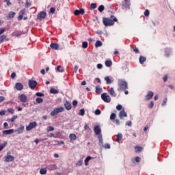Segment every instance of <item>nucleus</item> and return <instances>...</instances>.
<instances>
[{
    "mask_svg": "<svg viewBox=\"0 0 175 175\" xmlns=\"http://www.w3.org/2000/svg\"><path fill=\"white\" fill-rule=\"evenodd\" d=\"M103 46V43L100 40H97L95 43V47H102Z\"/></svg>",
    "mask_w": 175,
    "mask_h": 175,
    "instance_id": "obj_22",
    "label": "nucleus"
},
{
    "mask_svg": "<svg viewBox=\"0 0 175 175\" xmlns=\"http://www.w3.org/2000/svg\"><path fill=\"white\" fill-rule=\"evenodd\" d=\"M91 159H92V157H91L90 156H88L85 159V166H88V163L90 162V161H91Z\"/></svg>",
    "mask_w": 175,
    "mask_h": 175,
    "instance_id": "obj_25",
    "label": "nucleus"
},
{
    "mask_svg": "<svg viewBox=\"0 0 175 175\" xmlns=\"http://www.w3.org/2000/svg\"><path fill=\"white\" fill-rule=\"evenodd\" d=\"M17 116L14 115L11 119H10V121H11V122H14V120H17Z\"/></svg>",
    "mask_w": 175,
    "mask_h": 175,
    "instance_id": "obj_41",
    "label": "nucleus"
},
{
    "mask_svg": "<svg viewBox=\"0 0 175 175\" xmlns=\"http://www.w3.org/2000/svg\"><path fill=\"white\" fill-rule=\"evenodd\" d=\"M98 140L100 144H103V137H102V134L98 135Z\"/></svg>",
    "mask_w": 175,
    "mask_h": 175,
    "instance_id": "obj_31",
    "label": "nucleus"
},
{
    "mask_svg": "<svg viewBox=\"0 0 175 175\" xmlns=\"http://www.w3.org/2000/svg\"><path fill=\"white\" fill-rule=\"evenodd\" d=\"M113 65V63L111 62V60H107L105 61V66L107 68H110Z\"/></svg>",
    "mask_w": 175,
    "mask_h": 175,
    "instance_id": "obj_24",
    "label": "nucleus"
},
{
    "mask_svg": "<svg viewBox=\"0 0 175 175\" xmlns=\"http://www.w3.org/2000/svg\"><path fill=\"white\" fill-rule=\"evenodd\" d=\"M64 106H65V108L67 109V110H70V109H72V104H70L69 102L66 101L65 103H64Z\"/></svg>",
    "mask_w": 175,
    "mask_h": 175,
    "instance_id": "obj_20",
    "label": "nucleus"
},
{
    "mask_svg": "<svg viewBox=\"0 0 175 175\" xmlns=\"http://www.w3.org/2000/svg\"><path fill=\"white\" fill-rule=\"evenodd\" d=\"M14 16H16V12H10L9 14H8V18H13V17H14Z\"/></svg>",
    "mask_w": 175,
    "mask_h": 175,
    "instance_id": "obj_28",
    "label": "nucleus"
},
{
    "mask_svg": "<svg viewBox=\"0 0 175 175\" xmlns=\"http://www.w3.org/2000/svg\"><path fill=\"white\" fill-rule=\"evenodd\" d=\"M69 138L70 142H75V140L77 139V136L75 134L71 133L69 135Z\"/></svg>",
    "mask_w": 175,
    "mask_h": 175,
    "instance_id": "obj_18",
    "label": "nucleus"
},
{
    "mask_svg": "<svg viewBox=\"0 0 175 175\" xmlns=\"http://www.w3.org/2000/svg\"><path fill=\"white\" fill-rule=\"evenodd\" d=\"M146 61V57L141 56L139 57V62L140 64H143Z\"/></svg>",
    "mask_w": 175,
    "mask_h": 175,
    "instance_id": "obj_34",
    "label": "nucleus"
},
{
    "mask_svg": "<svg viewBox=\"0 0 175 175\" xmlns=\"http://www.w3.org/2000/svg\"><path fill=\"white\" fill-rule=\"evenodd\" d=\"M116 109H117V110H118V111L122 110V105H118L116 107Z\"/></svg>",
    "mask_w": 175,
    "mask_h": 175,
    "instance_id": "obj_54",
    "label": "nucleus"
},
{
    "mask_svg": "<svg viewBox=\"0 0 175 175\" xmlns=\"http://www.w3.org/2000/svg\"><path fill=\"white\" fill-rule=\"evenodd\" d=\"M98 140L100 144H103V137H102V134L98 135Z\"/></svg>",
    "mask_w": 175,
    "mask_h": 175,
    "instance_id": "obj_32",
    "label": "nucleus"
},
{
    "mask_svg": "<svg viewBox=\"0 0 175 175\" xmlns=\"http://www.w3.org/2000/svg\"><path fill=\"white\" fill-rule=\"evenodd\" d=\"M96 92H97L98 94H100V92H102V88L96 87Z\"/></svg>",
    "mask_w": 175,
    "mask_h": 175,
    "instance_id": "obj_39",
    "label": "nucleus"
},
{
    "mask_svg": "<svg viewBox=\"0 0 175 175\" xmlns=\"http://www.w3.org/2000/svg\"><path fill=\"white\" fill-rule=\"evenodd\" d=\"M101 98L103 100H104V102H106L107 103H110L111 101V98H110V96H109L107 93H103L101 94Z\"/></svg>",
    "mask_w": 175,
    "mask_h": 175,
    "instance_id": "obj_4",
    "label": "nucleus"
},
{
    "mask_svg": "<svg viewBox=\"0 0 175 175\" xmlns=\"http://www.w3.org/2000/svg\"><path fill=\"white\" fill-rule=\"evenodd\" d=\"M64 109L62 107H60L59 108H55L53 111L51 112V116H57L59 113H62L64 111Z\"/></svg>",
    "mask_w": 175,
    "mask_h": 175,
    "instance_id": "obj_5",
    "label": "nucleus"
},
{
    "mask_svg": "<svg viewBox=\"0 0 175 175\" xmlns=\"http://www.w3.org/2000/svg\"><path fill=\"white\" fill-rule=\"evenodd\" d=\"M109 93L110 94V95H111V96H117V94H116V92H114V88H111L110 90H109Z\"/></svg>",
    "mask_w": 175,
    "mask_h": 175,
    "instance_id": "obj_21",
    "label": "nucleus"
},
{
    "mask_svg": "<svg viewBox=\"0 0 175 175\" xmlns=\"http://www.w3.org/2000/svg\"><path fill=\"white\" fill-rule=\"evenodd\" d=\"M152 96H154V92L152 91L148 92V94L146 96V100H150V99H152Z\"/></svg>",
    "mask_w": 175,
    "mask_h": 175,
    "instance_id": "obj_15",
    "label": "nucleus"
},
{
    "mask_svg": "<svg viewBox=\"0 0 175 175\" xmlns=\"http://www.w3.org/2000/svg\"><path fill=\"white\" fill-rule=\"evenodd\" d=\"M30 6H31V3H29L28 1H26L25 7L26 8H30Z\"/></svg>",
    "mask_w": 175,
    "mask_h": 175,
    "instance_id": "obj_58",
    "label": "nucleus"
},
{
    "mask_svg": "<svg viewBox=\"0 0 175 175\" xmlns=\"http://www.w3.org/2000/svg\"><path fill=\"white\" fill-rule=\"evenodd\" d=\"M47 131H48V132H53V131H54V127H53L51 126H49L47 127Z\"/></svg>",
    "mask_w": 175,
    "mask_h": 175,
    "instance_id": "obj_38",
    "label": "nucleus"
},
{
    "mask_svg": "<svg viewBox=\"0 0 175 175\" xmlns=\"http://www.w3.org/2000/svg\"><path fill=\"white\" fill-rule=\"evenodd\" d=\"M135 162H140V157H135Z\"/></svg>",
    "mask_w": 175,
    "mask_h": 175,
    "instance_id": "obj_64",
    "label": "nucleus"
},
{
    "mask_svg": "<svg viewBox=\"0 0 175 175\" xmlns=\"http://www.w3.org/2000/svg\"><path fill=\"white\" fill-rule=\"evenodd\" d=\"M37 85L38 82H36V81L32 79L29 80V87L31 88V90H35Z\"/></svg>",
    "mask_w": 175,
    "mask_h": 175,
    "instance_id": "obj_6",
    "label": "nucleus"
},
{
    "mask_svg": "<svg viewBox=\"0 0 175 175\" xmlns=\"http://www.w3.org/2000/svg\"><path fill=\"white\" fill-rule=\"evenodd\" d=\"M3 126L5 129H8V126H9V124H8V122H5L3 124Z\"/></svg>",
    "mask_w": 175,
    "mask_h": 175,
    "instance_id": "obj_61",
    "label": "nucleus"
},
{
    "mask_svg": "<svg viewBox=\"0 0 175 175\" xmlns=\"http://www.w3.org/2000/svg\"><path fill=\"white\" fill-rule=\"evenodd\" d=\"M6 114V111H0V116H5Z\"/></svg>",
    "mask_w": 175,
    "mask_h": 175,
    "instance_id": "obj_60",
    "label": "nucleus"
},
{
    "mask_svg": "<svg viewBox=\"0 0 175 175\" xmlns=\"http://www.w3.org/2000/svg\"><path fill=\"white\" fill-rule=\"evenodd\" d=\"M25 14V10H22L19 12V15L21 16H24Z\"/></svg>",
    "mask_w": 175,
    "mask_h": 175,
    "instance_id": "obj_49",
    "label": "nucleus"
},
{
    "mask_svg": "<svg viewBox=\"0 0 175 175\" xmlns=\"http://www.w3.org/2000/svg\"><path fill=\"white\" fill-rule=\"evenodd\" d=\"M50 13H52V14L55 13V8H51L50 9Z\"/></svg>",
    "mask_w": 175,
    "mask_h": 175,
    "instance_id": "obj_57",
    "label": "nucleus"
},
{
    "mask_svg": "<svg viewBox=\"0 0 175 175\" xmlns=\"http://www.w3.org/2000/svg\"><path fill=\"white\" fill-rule=\"evenodd\" d=\"M122 139V134L121 133H118L117 135V139L116 142H118V143H120V141Z\"/></svg>",
    "mask_w": 175,
    "mask_h": 175,
    "instance_id": "obj_27",
    "label": "nucleus"
},
{
    "mask_svg": "<svg viewBox=\"0 0 175 175\" xmlns=\"http://www.w3.org/2000/svg\"><path fill=\"white\" fill-rule=\"evenodd\" d=\"M36 126H38V123H36V122H30L29 125L26 126V131L27 132H29V131H32V129H35Z\"/></svg>",
    "mask_w": 175,
    "mask_h": 175,
    "instance_id": "obj_3",
    "label": "nucleus"
},
{
    "mask_svg": "<svg viewBox=\"0 0 175 175\" xmlns=\"http://www.w3.org/2000/svg\"><path fill=\"white\" fill-rule=\"evenodd\" d=\"M135 150L136 152H140V151H142V150H143V148H142L140 146H135Z\"/></svg>",
    "mask_w": 175,
    "mask_h": 175,
    "instance_id": "obj_33",
    "label": "nucleus"
},
{
    "mask_svg": "<svg viewBox=\"0 0 175 175\" xmlns=\"http://www.w3.org/2000/svg\"><path fill=\"white\" fill-rule=\"evenodd\" d=\"M8 113H11V114H13L14 113V109L10 108L8 109Z\"/></svg>",
    "mask_w": 175,
    "mask_h": 175,
    "instance_id": "obj_52",
    "label": "nucleus"
},
{
    "mask_svg": "<svg viewBox=\"0 0 175 175\" xmlns=\"http://www.w3.org/2000/svg\"><path fill=\"white\" fill-rule=\"evenodd\" d=\"M5 39H6V36L3 35V36H0V43H2V42H3V40H5Z\"/></svg>",
    "mask_w": 175,
    "mask_h": 175,
    "instance_id": "obj_37",
    "label": "nucleus"
},
{
    "mask_svg": "<svg viewBox=\"0 0 175 175\" xmlns=\"http://www.w3.org/2000/svg\"><path fill=\"white\" fill-rule=\"evenodd\" d=\"M57 70L58 72H64V69H62V67L61 66H57Z\"/></svg>",
    "mask_w": 175,
    "mask_h": 175,
    "instance_id": "obj_44",
    "label": "nucleus"
},
{
    "mask_svg": "<svg viewBox=\"0 0 175 175\" xmlns=\"http://www.w3.org/2000/svg\"><path fill=\"white\" fill-rule=\"evenodd\" d=\"M81 165H83V160H79V161L77 163V166H81Z\"/></svg>",
    "mask_w": 175,
    "mask_h": 175,
    "instance_id": "obj_48",
    "label": "nucleus"
},
{
    "mask_svg": "<svg viewBox=\"0 0 175 175\" xmlns=\"http://www.w3.org/2000/svg\"><path fill=\"white\" fill-rule=\"evenodd\" d=\"M84 114H85V111L84 110V109H80L79 116H84Z\"/></svg>",
    "mask_w": 175,
    "mask_h": 175,
    "instance_id": "obj_43",
    "label": "nucleus"
},
{
    "mask_svg": "<svg viewBox=\"0 0 175 175\" xmlns=\"http://www.w3.org/2000/svg\"><path fill=\"white\" fill-rule=\"evenodd\" d=\"M103 147L104 148H107V149H109L110 148V144H105L104 146H103Z\"/></svg>",
    "mask_w": 175,
    "mask_h": 175,
    "instance_id": "obj_47",
    "label": "nucleus"
},
{
    "mask_svg": "<svg viewBox=\"0 0 175 175\" xmlns=\"http://www.w3.org/2000/svg\"><path fill=\"white\" fill-rule=\"evenodd\" d=\"M5 162H13L14 161V157L12 155H7L5 157Z\"/></svg>",
    "mask_w": 175,
    "mask_h": 175,
    "instance_id": "obj_10",
    "label": "nucleus"
},
{
    "mask_svg": "<svg viewBox=\"0 0 175 175\" xmlns=\"http://www.w3.org/2000/svg\"><path fill=\"white\" fill-rule=\"evenodd\" d=\"M48 169L50 171L57 170V169H58V167H57V165H55V164H52V165H48Z\"/></svg>",
    "mask_w": 175,
    "mask_h": 175,
    "instance_id": "obj_17",
    "label": "nucleus"
},
{
    "mask_svg": "<svg viewBox=\"0 0 175 175\" xmlns=\"http://www.w3.org/2000/svg\"><path fill=\"white\" fill-rule=\"evenodd\" d=\"M50 92H51V94H58L59 92V91H58V90H57V89L51 88Z\"/></svg>",
    "mask_w": 175,
    "mask_h": 175,
    "instance_id": "obj_29",
    "label": "nucleus"
},
{
    "mask_svg": "<svg viewBox=\"0 0 175 175\" xmlns=\"http://www.w3.org/2000/svg\"><path fill=\"white\" fill-rule=\"evenodd\" d=\"M82 47H83V49H87V47H88V42H83L82 43Z\"/></svg>",
    "mask_w": 175,
    "mask_h": 175,
    "instance_id": "obj_35",
    "label": "nucleus"
},
{
    "mask_svg": "<svg viewBox=\"0 0 175 175\" xmlns=\"http://www.w3.org/2000/svg\"><path fill=\"white\" fill-rule=\"evenodd\" d=\"M126 125H127L128 126H132V122L131 121H127L126 122Z\"/></svg>",
    "mask_w": 175,
    "mask_h": 175,
    "instance_id": "obj_56",
    "label": "nucleus"
},
{
    "mask_svg": "<svg viewBox=\"0 0 175 175\" xmlns=\"http://www.w3.org/2000/svg\"><path fill=\"white\" fill-rule=\"evenodd\" d=\"M46 16H47V14L46 13V12L42 11L38 14L37 18H38V20H42V18H44V17H46Z\"/></svg>",
    "mask_w": 175,
    "mask_h": 175,
    "instance_id": "obj_8",
    "label": "nucleus"
},
{
    "mask_svg": "<svg viewBox=\"0 0 175 175\" xmlns=\"http://www.w3.org/2000/svg\"><path fill=\"white\" fill-rule=\"evenodd\" d=\"M12 133H14V129L5 130L3 131V136H6V135H12Z\"/></svg>",
    "mask_w": 175,
    "mask_h": 175,
    "instance_id": "obj_11",
    "label": "nucleus"
},
{
    "mask_svg": "<svg viewBox=\"0 0 175 175\" xmlns=\"http://www.w3.org/2000/svg\"><path fill=\"white\" fill-rule=\"evenodd\" d=\"M15 88H16L18 91H21V90L24 88V86L21 84V83H16L15 85Z\"/></svg>",
    "mask_w": 175,
    "mask_h": 175,
    "instance_id": "obj_16",
    "label": "nucleus"
},
{
    "mask_svg": "<svg viewBox=\"0 0 175 175\" xmlns=\"http://www.w3.org/2000/svg\"><path fill=\"white\" fill-rule=\"evenodd\" d=\"M25 129V126L24 125L21 124L20 126L16 130V132H17L18 135H21L23 132H24Z\"/></svg>",
    "mask_w": 175,
    "mask_h": 175,
    "instance_id": "obj_7",
    "label": "nucleus"
},
{
    "mask_svg": "<svg viewBox=\"0 0 175 175\" xmlns=\"http://www.w3.org/2000/svg\"><path fill=\"white\" fill-rule=\"evenodd\" d=\"M36 96H44V94L43 93L37 92L36 94Z\"/></svg>",
    "mask_w": 175,
    "mask_h": 175,
    "instance_id": "obj_53",
    "label": "nucleus"
},
{
    "mask_svg": "<svg viewBox=\"0 0 175 175\" xmlns=\"http://www.w3.org/2000/svg\"><path fill=\"white\" fill-rule=\"evenodd\" d=\"M116 115L114 113H112L110 116V120H116Z\"/></svg>",
    "mask_w": 175,
    "mask_h": 175,
    "instance_id": "obj_40",
    "label": "nucleus"
},
{
    "mask_svg": "<svg viewBox=\"0 0 175 175\" xmlns=\"http://www.w3.org/2000/svg\"><path fill=\"white\" fill-rule=\"evenodd\" d=\"M36 100L37 103H43V99L42 98H37Z\"/></svg>",
    "mask_w": 175,
    "mask_h": 175,
    "instance_id": "obj_42",
    "label": "nucleus"
},
{
    "mask_svg": "<svg viewBox=\"0 0 175 175\" xmlns=\"http://www.w3.org/2000/svg\"><path fill=\"white\" fill-rule=\"evenodd\" d=\"M114 21H117V18H113V20L108 18H103V23L105 27H110V25H114Z\"/></svg>",
    "mask_w": 175,
    "mask_h": 175,
    "instance_id": "obj_1",
    "label": "nucleus"
},
{
    "mask_svg": "<svg viewBox=\"0 0 175 175\" xmlns=\"http://www.w3.org/2000/svg\"><path fill=\"white\" fill-rule=\"evenodd\" d=\"M94 131L95 135H100V133L102 132V131L100 130V127L99 126H94Z\"/></svg>",
    "mask_w": 175,
    "mask_h": 175,
    "instance_id": "obj_12",
    "label": "nucleus"
},
{
    "mask_svg": "<svg viewBox=\"0 0 175 175\" xmlns=\"http://www.w3.org/2000/svg\"><path fill=\"white\" fill-rule=\"evenodd\" d=\"M18 98L20 99L21 102L25 103L27 102V96L25 94H22L18 95Z\"/></svg>",
    "mask_w": 175,
    "mask_h": 175,
    "instance_id": "obj_9",
    "label": "nucleus"
},
{
    "mask_svg": "<svg viewBox=\"0 0 175 175\" xmlns=\"http://www.w3.org/2000/svg\"><path fill=\"white\" fill-rule=\"evenodd\" d=\"M3 100H5V97L3 96H0V103L1 102H3Z\"/></svg>",
    "mask_w": 175,
    "mask_h": 175,
    "instance_id": "obj_63",
    "label": "nucleus"
},
{
    "mask_svg": "<svg viewBox=\"0 0 175 175\" xmlns=\"http://www.w3.org/2000/svg\"><path fill=\"white\" fill-rule=\"evenodd\" d=\"M124 117H128V115L126 114V112H125L124 110H122L119 113V118H120V120H122Z\"/></svg>",
    "mask_w": 175,
    "mask_h": 175,
    "instance_id": "obj_14",
    "label": "nucleus"
},
{
    "mask_svg": "<svg viewBox=\"0 0 175 175\" xmlns=\"http://www.w3.org/2000/svg\"><path fill=\"white\" fill-rule=\"evenodd\" d=\"M90 9H96V3H93L90 5Z\"/></svg>",
    "mask_w": 175,
    "mask_h": 175,
    "instance_id": "obj_45",
    "label": "nucleus"
},
{
    "mask_svg": "<svg viewBox=\"0 0 175 175\" xmlns=\"http://www.w3.org/2000/svg\"><path fill=\"white\" fill-rule=\"evenodd\" d=\"M78 70H79V66H75V67H74L75 73H77Z\"/></svg>",
    "mask_w": 175,
    "mask_h": 175,
    "instance_id": "obj_55",
    "label": "nucleus"
},
{
    "mask_svg": "<svg viewBox=\"0 0 175 175\" xmlns=\"http://www.w3.org/2000/svg\"><path fill=\"white\" fill-rule=\"evenodd\" d=\"M100 111L99 109H96L94 112V113L96 114V116H100Z\"/></svg>",
    "mask_w": 175,
    "mask_h": 175,
    "instance_id": "obj_50",
    "label": "nucleus"
},
{
    "mask_svg": "<svg viewBox=\"0 0 175 175\" xmlns=\"http://www.w3.org/2000/svg\"><path fill=\"white\" fill-rule=\"evenodd\" d=\"M50 47H51L53 50H58L59 46L57 43H51Z\"/></svg>",
    "mask_w": 175,
    "mask_h": 175,
    "instance_id": "obj_19",
    "label": "nucleus"
},
{
    "mask_svg": "<svg viewBox=\"0 0 175 175\" xmlns=\"http://www.w3.org/2000/svg\"><path fill=\"white\" fill-rule=\"evenodd\" d=\"M144 16H146V17H148V16H150V11H148V10H145Z\"/></svg>",
    "mask_w": 175,
    "mask_h": 175,
    "instance_id": "obj_46",
    "label": "nucleus"
},
{
    "mask_svg": "<svg viewBox=\"0 0 175 175\" xmlns=\"http://www.w3.org/2000/svg\"><path fill=\"white\" fill-rule=\"evenodd\" d=\"M103 68V66L101 64H97V68L98 69H102Z\"/></svg>",
    "mask_w": 175,
    "mask_h": 175,
    "instance_id": "obj_59",
    "label": "nucleus"
},
{
    "mask_svg": "<svg viewBox=\"0 0 175 175\" xmlns=\"http://www.w3.org/2000/svg\"><path fill=\"white\" fill-rule=\"evenodd\" d=\"M6 146H8L7 142H4L3 144H0V151H2V150L6 147Z\"/></svg>",
    "mask_w": 175,
    "mask_h": 175,
    "instance_id": "obj_23",
    "label": "nucleus"
},
{
    "mask_svg": "<svg viewBox=\"0 0 175 175\" xmlns=\"http://www.w3.org/2000/svg\"><path fill=\"white\" fill-rule=\"evenodd\" d=\"M98 12H103L105 10V6H103V5H100L98 8Z\"/></svg>",
    "mask_w": 175,
    "mask_h": 175,
    "instance_id": "obj_36",
    "label": "nucleus"
},
{
    "mask_svg": "<svg viewBox=\"0 0 175 175\" xmlns=\"http://www.w3.org/2000/svg\"><path fill=\"white\" fill-rule=\"evenodd\" d=\"M118 85L121 90L125 91V90L128 89V83L124 80L119 79Z\"/></svg>",
    "mask_w": 175,
    "mask_h": 175,
    "instance_id": "obj_2",
    "label": "nucleus"
},
{
    "mask_svg": "<svg viewBox=\"0 0 175 175\" xmlns=\"http://www.w3.org/2000/svg\"><path fill=\"white\" fill-rule=\"evenodd\" d=\"M40 174L44 175L47 174V170L46 168H42L40 170Z\"/></svg>",
    "mask_w": 175,
    "mask_h": 175,
    "instance_id": "obj_26",
    "label": "nucleus"
},
{
    "mask_svg": "<svg viewBox=\"0 0 175 175\" xmlns=\"http://www.w3.org/2000/svg\"><path fill=\"white\" fill-rule=\"evenodd\" d=\"M154 107V101H151L149 104V109H152Z\"/></svg>",
    "mask_w": 175,
    "mask_h": 175,
    "instance_id": "obj_51",
    "label": "nucleus"
},
{
    "mask_svg": "<svg viewBox=\"0 0 175 175\" xmlns=\"http://www.w3.org/2000/svg\"><path fill=\"white\" fill-rule=\"evenodd\" d=\"M105 80L107 82V84H111V79H110V77H105Z\"/></svg>",
    "mask_w": 175,
    "mask_h": 175,
    "instance_id": "obj_30",
    "label": "nucleus"
},
{
    "mask_svg": "<svg viewBox=\"0 0 175 175\" xmlns=\"http://www.w3.org/2000/svg\"><path fill=\"white\" fill-rule=\"evenodd\" d=\"M72 105L77 106V100H75L72 101Z\"/></svg>",
    "mask_w": 175,
    "mask_h": 175,
    "instance_id": "obj_62",
    "label": "nucleus"
},
{
    "mask_svg": "<svg viewBox=\"0 0 175 175\" xmlns=\"http://www.w3.org/2000/svg\"><path fill=\"white\" fill-rule=\"evenodd\" d=\"M74 14L75 16H79V14H84V9L81 8L80 10H75Z\"/></svg>",
    "mask_w": 175,
    "mask_h": 175,
    "instance_id": "obj_13",
    "label": "nucleus"
}]
</instances>
